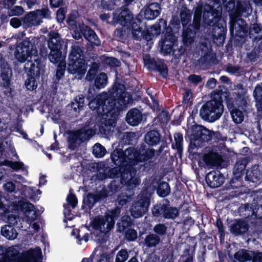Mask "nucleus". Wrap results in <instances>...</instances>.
I'll use <instances>...</instances> for the list:
<instances>
[{"label": "nucleus", "instance_id": "1", "mask_svg": "<svg viewBox=\"0 0 262 262\" xmlns=\"http://www.w3.org/2000/svg\"><path fill=\"white\" fill-rule=\"evenodd\" d=\"M87 98L90 108L96 110L98 115L103 117V122L108 128L114 123L113 119H116L120 112L126 108L131 99L125 92L124 85L117 82L114 83L108 92H103L92 99L89 96Z\"/></svg>", "mask_w": 262, "mask_h": 262}, {"label": "nucleus", "instance_id": "2", "mask_svg": "<svg viewBox=\"0 0 262 262\" xmlns=\"http://www.w3.org/2000/svg\"><path fill=\"white\" fill-rule=\"evenodd\" d=\"M156 150L142 143L136 148L129 147L124 151L121 148H116L111 155V158L114 164L127 160L132 166L134 167L139 163L150 160L155 155Z\"/></svg>", "mask_w": 262, "mask_h": 262}, {"label": "nucleus", "instance_id": "3", "mask_svg": "<svg viewBox=\"0 0 262 262\" xmlns=\"http://www.w3.org/2000/svg\"><path fill=\"white\" fill-rule=\"evenodd\" d=\"M48 48L44 43L40 42L39 54L41 57L48 58L53 63H57L63 57H65L68 48V43L63 40L61 35L55 31H50L48 33Z\"/></svg>", "mask_w": 262, "mask_h": 262}, {"label": "nucleus", "instance_id": "4", "mask_svg": "<svg viewBox=\"0 0 262 262\" xmlns=\"http://www.w3.org/2000/svg\"><path fill=\"white\" fill-rule=\"evenodd\" d=\"M115 165L118 166L109 169L107 173L109 178H120L122 183L128 189L134 188L140 184V180L135 177L137 170L135 167L132 166L127 160Z\"/></svg>", "mask_w": 262, "mask_h": 262}, {"label": "nucleus", "instance_id": "5", "mask_svg": "<svg viewBox=\"0 0 262 262\" xmlns=\"http://www.w3.org/2000/svg\"><path fill=\"white\" fill-rule=\"evenodd\" d=\"M68 61V72L71 74L76 75L79 79L83 78L86 72L88 64L84 59L83 48L78 45L72 46Z\"/></svg>", "mask_w": 262, "mask_h": 262}, {"label": "nucleus", "instance_id": "6", "mask_svg": "<svg viewBox=\"0 0 262 262\" xmlns=\"http://www.w3.org/2000/svg\"><path fill=\"white\" fill-rule=\"evenodd\" d=\"M223 102L221 97H217L215 94L211 100L202 105L199 112L200 117L204 121L210 123L219 119L224 110Z\"/></svg>", "mask_w": 262, "mask_h": 262}, {"label": "nucleus", "instance_id": "7", "mask_svg": "<svg viewBox=\"0 0 262 262\" xmlns=\"http://www.w3.org/2000/svg\"><path fill=\"white\" fill-rule=\"evenodd\" d=\"M142 16L143 15L140 13L134 18L132 12L126 7L116 10L113 13L111 23L112 25L119 24L123 27L131 29L134 38V29L138 30V27L140 26Z\"/></svg>", "mask_w": 262, "mask_h": 262}, {"label": "nucleus", "instance_id": "8", "mask_svg": "<svg viewBox=\"0 0 262 262\" xmlns=\"http://www.w3.org/2000/svg\"><path fill=\"white\" fill-rule=\"evenodd\" d=\"M35 37H26L19 42L17 41L14 57L20 63L25 62L29 57L37 56V46L39 42Z\"/></svg>", "mask_w": 262, "mask_h": 262}, {"label": "nucleus", "instance_id": "9", "mask_svg": "<svg viewBox=\"0 0 262 262\" xmlns=\"http://www.w3.org/2000/svg\"><path fill=\"white\" fill-rule=\"evenodd\" d=\"M146 22L143 21L142 17L138 30L134 29V39L138 41L144 40L148 42L161 33L162 28V32L166 31V20L163 18L159 19L155 24L151 26L150 30L146 28Z\"/></svg>", "mask_w": 262, "mask_h": 262}, {"label": "nucleus", "instance_id": "10", "mask_svg": "<svg viewBox=\"0 0 262 262\" xmlns=\"http://www.w3.org/2000/svg\"><path fill=\"white\" fill-rule=\"evenodd\" d=\"M249 30L248 36L252 41V49L247 53V57L250 61L255 62L262 57V24H251Z\"/></svg>", "mask_w": 262, "mask_h": 262}, {"label": "nucleus", "instance_id": "11", "mask_svg": "<svg viewBox=\"0 0 262 262\" xmlns=\"http://www.w3.org/2000/svg\"><path fill=\"white\" fill-rule=\"evenodd\" d=\"M250 26L244 19L238 16H230V32L234 35L235 46L242 47L245 43L249 32Z\"/></svg>", "mask_w": 262, "mask_h": 262}, {"label": "nucleus", "instance_id": "12", "mask_svg": "<svg viewBox=\"0 0 262 262\" xmlns=\"http://www.w3.org/2000/svg\"><path fill=\"white\" fill-rule=\"evenodd\" d=\"M24 71L28 76L25 82L27 90L36 91L40 74L44 72L43 65L38 59H35L34 62L28 60L25 64Z\"/></svg>", "mask_w": 262, "mask_h": 262}, {"label": "nucleus", "instance_id": "13", "mask_svg": "<svg viewBox=\"0 0 262 262\" xmlns=\"http://www.w3.org/2000/svg\"><path fill=\"white\" fill-rule=\"evenodd\" d=\"M13 73L11 68L0 55V90L5 96L11 97L14 90L13 85Z\"/></svg>", "mask_w": 262, "mask_h": 262}, {"label": "nucleus", "instance_id": "14", "mask_svg": "<svg viewBox=\"0 0 262 262\" xmlns=\"http://www.w3.org/2000/svg\"><path fill=\"white\" fill-rule=\"evenodd\" d=\"M246 94V90L242 88L241 92L230 93L229 91H219L216 95L217 97H221L222 101L223 98H224L228 110L236 107H241L242 110H244L247 105Z\"/></svg>", "mask_w": 262, "mask_h": 262}, {"label": "nucleus", "instance_id": "15", "mask_svg": "<svg viewBox=\"0 0 262 262\" xmlns=\"http://www.w3.org/2000/svg\"><path fill=\"white\" fill-rule=\"evenodd\" d=\"M185 138L189 140L191 145L195 147H201L209 141L211 140V130L203 126L194 125L192 126L191 133L186 132Z\"/></svg>", "mask_w": 262, "mask_h": 262}, {"label": "nucleus", "instance_id": "16", "mask_svg": "<svg viewBox=\"0 0 262 262\" xmlns=\"http://www.w3.org/2000/svg\"><path fill=\"white\" fill-rule=\"evenodd\" d=\"M151 212L155 217L167 220H174L179 215V209L171 206L167 199H163L154 205L151 208Z\"/></svg>", "mask_w": 262, "mask_h": 262}, {"label": "nucleus", "instance_id": "17", "mask_svg": "<svg viewBox=\"0 0 262 262\" xmlns=\"http://www.w3.org/2000/svg\"><path fill=\"white\" fill-rule=\"evenodd\" d=\"M205 24L209 26L211 30L212 37L213 39L219 40L223 42L226 38L227 32L226 23L221 16H209L203 19Z\"/></svg>", "mask_w": 262, "mask_h": 262}, {"label": "nucleus", "instance_id": "18", "mask_svg": "<svg viewBox=\"0 0 262 262\" xmlns=\"http://www.w3.org/2000/svg\"><path fill=\"white\" fill-rule=\"evenodd\" d=\"M100 67V63L92 62L86 75L85 79L93 84L94 90L104 88L108 82V77L106 73L101 72L98 74Z\"/></svg>", "mask_w": 262, "mask_h": 262}, {"label": "nucleus", "instance_id": "19", "mask_svg": "<svg viewBox=\"0 0 262 262\" xmlns=\"http://www.w3.org/2000/svg\"><path fill=\"white\" fill-rule=\"evenodd\" d=\"M72 36L76 40L81 39L83 36L92 48L100 46V40L95 31L83 23H79L78 28L73 30Z\"/></svg>", "mask_w": 262, "mask_h": 262}, {"label": "nucleus", "instance_id": "20", "mask_svg": "<svg viewBox=\"0 0 262 262\" xmlns=\"http://www.w3.org/2000/svg\"><path fill=\"white\" fill-rule=\"evenodd\" d=\"M248 163V160L246 158H240L236 161L233 170V177L229 182L231 188L234 189L241 186L243 177L244 174H246V167Z\"/></svg>", "mask_w": 262, "mask_h": 262}, {"label": "nucleus", "instance_id": "21", "mask_svg": "<svg viewBox=\"0 0 262 262\" xmlns=\"http://www.w3.org/2000/svg\"><path fill=\"white\" fill-rule=\"evenodd\" d=\"M144 64L151 71L158 72L159 75L164 79H166L168 76L167 66L163 59L156 60L154 58L147 55L144 58Z\"/></svg>", "mask_w": 262, "mask_h": 262}, {"label": "nucleus", "instance_id": "22", "mask_svg": "<svg viewBox=\"0 0 262 262\" xmlns=\"http://www.w3.org/2000/svg\"><path fill=\"white\" fill-rule=\"evenodd\" d=\"M150 203V196L147 194H142L140 199L135 201L131 207L132 215L135 218L142 216L147 211Z\"/></svg>", "mask_w": 262, "mask_h": 262}, {"label": "nucleus", "instance_id": "23", "mask_svg": "<svg viewBox=\"0 0 262 262\" xmlns=\"http://www.w3.org/2000/svg\"><path fill=\"white\" fill-rule=\"evenodd\" d=\"M23 252L13 247L8 248L0 246V262H19Z\"/></svg>", "mask_w": 262, "mask_h": 262}, {"label": "nucleus", "instance_id": "24", "mask_svg": "<svg viewBox=\"0 0 262 262\" xmlns=\"http://www.w3.org/2000/svg\"><path fill=\"white\" fill-rule=\"evenodd\" d=\"M208 187L215 188L220 187L225 182V176L219 170H212L208 172L205 178Z\"/></svg>", "mask_w": 262, "mask_h": 262}, {"label": "nucleus", "instance_id": "25", "mask_svg": "<svg viewBox=\"0 0 262 262\" xmlns=\"http://www.w3.org/2000/svg\"><path fill=\"white\" fill-rule=\"evenodd\" d=\"M222 6L220 0H211L209 3L205 4L203 9V19L214 16H221Z\"/></svg>", "mask_w": 262, "mask_h": 262}, {"label": "nucleus", "instance_id": "26", "mask_svg": "<svg viewBox=\"0 0 262 262\" xmlns=\"http://www.w3.org/2000/svg\"><path fill=\"white\" fill-rule=\"evenodd\" d=\"M51 13L49 9L46 7L30 12L24 16L23 21L24 23L28 24V26H31L34 24L33 21L37 18L39 17L41 19L51 18Z\"/></svg>", "mask_w": 262, "mask_h": 262}, {"label": "nucleus", "instance_id": "27", "mask_svg": "<svg viewBox=\"0 0 262 262\" xmlns=\"http://www.w3.org/2000/svg\"><path fill=\"white\" fill-rule=\"evenodd\" d=\"M41 250L39 247H37L34 249L23 251L19 262H41Z\"/></svg>", "mask_w": 262, "mask_h": 262}, {"label": "nucleus", "instance_id": "28", "mask_svg": "<svg viewBox=\"0 0 262 262\" xmlns=\"http://www.w3.org/2000/svg\"><path fill=\"white\" fill-rule=\"evenodd\" d=\"M142 12L144 15L143 19L153 20L160 14V5L157 3H151L148 5H146L144 9L141 10V13Z\"/></svg>", "mask_w": 262, "mask_h": 262}, {"label": "nucleus", "instance_id": "29", "mask_svg": "<svg viewBox=\"0 0 262 262\" xmlns=\"http://www.w3.org/2000/svg\"><path fill=\"white\" fill-rule=\"evenodd\" d=\"M245 180L256 184H259L262 182V170L260 169L258 165H253L246 170Z\"/></svg>", "mask_w": 262, "mask_h": 262}, {"label": "nucleus", "instance_id": "30", "mask_svg": "<svg viewBox=\"0 0 262 262\" xmlns=\"http://www.w3.org/2000/svg\"><path fill=\"white\" fill-rule=\"evenodd\" d=\"M199 31L193 27H191L190 25L183 27L182 39L185 47H189L194 42L196 33Z\"/></svg>", "mask_w": 262, "mask_h": 262}, {"label": "nucleus", "instance_id": "31", "mask_svg": "<svg viewBox=\"0 0 262 262\" xmlns=\"http://www.w3.org/2000/svg\"><path fill=\"white\" fill-rule=\"evenodd\" d=\"M248 222L242 219H236L230 226V232L234 235L245 234L249 230Z\"/></svg>", "mask_w": 262, "mask_h": 262}, {"label": "nucleus", "instance_id": "32", "mask_svg": "<svg viewBox=\"0 0 262 262\" xmlns=\"http://www.w3.org/2000/svg\"><path fill=\"white\" fill-rule=\"evenodd\" d=\"M121 213V208L118 206L105 213L104 216L105 223H107L106 230H111L115 224V221L119 217Z\"/></svg>", "mask_w": 262, "mask_h": 262}, {"label": "nucleus", "instance_id": "33", "mask_svg": "<svg viewBox=\"0 0 262 262\" xmlns=\"http://www.w3.org/2000/svg\"><path fill=\"white\" fill-rule=\"evenodd\" d=\"M18 206L20 210L24 212L27 217L31 221H34L38 216L37 210H35L34 205L28 202L20 201L18 202Z\"/></svg>", "mask_w": 262, "mask_h": 262}, {"label": "nucleus", "instance_id": "34", "mask_svg": "<svg viewBox=\"0 0 262 262\" xmlns=\"http://www.w3.org/2000/svg\"><path fill=\"white\" fill-rule=\"evenodd\" d=\"M162 138V135L159 130L152 129L145 134L144 141L148 146L153 147L157 146L161 142Z\"/></svg>", "mask_w": 262, "mask_h": 262}, {"label": "nucleus", "instance_id": "35", "mask_svg": "<svg viewBox=\"0 0 262 262\" xmlns=\"http://www.w3.org/2000/svg\"><path fill=\"white\" fill-rule=\"evenodd\" d=\"M142 120V114L141 111L137 108H133L127 113L125 120L130 125L135 126L138 125Z\"/></svg>", "mask_w": 262, "mask_h": 262}, {"label": "nucleus", "instance_id": "36", "mask_svg": "<svg viewBox=\"0 0 262 262\" xmlns=\"http://www.w3.org/2000/svg\"><path fill=\"white\" fill-rule=\"evenodd\" d=\"M250 6L249 4L245 2H238L236 7H235L234 9L230 12H232L234 10V14L230 16H238L241 18L242 15L248 16L250 14Z\"/></svg>", "mask_w": 262, "mask_h": 262}, {"label": "nucleus", "instance_id": "37", "mask_svg": "<svg viewBox=\"0 0 262 262\" xmlns=\"http://www.w3.org/2000/svg\"><path fill=\"white\" fill-rule=\"evenodd\" d=\"M255 106L259 116H262V86L257 84L253 91Z\"/></svg>", "mask_w": 262, "mask_h": 262}, {"label": "nucleus", "instance_id": "38", "mask_svg": "<svg viewBox=\"0 0 262 262\" xmlns=\"http://www.w3.org/2000/svg\"><path fill=\"white\" fill-rule=\"evenodd\" d=\"M162 38L159 41V43H165L167 45L171 44L175 45L177 42V37L174 33H171L170 27L167 28V30L162 32Z\"/></svg>", "mask_w": 262, "mask_h": 262}, {"label": "nucleus", "instance_id": "39", "mask_svg": "<svg viewBox=\"0 0 262 262\" xmlns=\"http://www.w3.org/2000/svg\"><path fill=\"white\" fill-rule=\"evenodd\" d=\"M1 232L2 236L9 240L14 239L18 235L14 227L10 224L2 227Z\"/></svg>", "mask_w": 262, "mask_h": 262}, {"label": "nucleus", "instance_id": "40", "mask_svg": "<svg viewBox=\"0 0 262 262\" xmlns=\"http://www.w3.org/2000/svg\"><path fill=\"white\" fill-rule=\"evenodd\" d=\"M158 187L157 188V193L161 198L168 196L170 193V187L167 182L158 180L157 182Z\"/></svg>", "mask_w": 262, "mask_h": 262}, {"label": "nucleus", "instance_id": "41", "mask_svg": "<svg viewBox=\"0 0 262 262\" xmlns=\"http://www.w3.org/2000/svg\"><path fill=\"white\" fill-rule=\"evenodd\" d=\"M192 13L190 10L186 6H183L180 12V19L183 27L189 25L191 20Z\"/></svg>", "mask_w": 262, "mask_h": 262}, {"label": "nucleus", "instance_id": "42", "mask_svg": "<svg viewBox=\"0 0 262 262\" xmlns=\"http://www.w3.org/2000/svg\"><path fill=\"white\" fill-rule=\"evenodd\" d=\"M181 21L179 17L177 15H172L171 19L169 21L168 25L166 24V31L167 28L170 27L171 31V33H174L176 35V33L179 32L181 29Z\"/></svg>", "mask_w": 262, "mask_h": 262}, {"label": "nucleus", "instance_id": "43", "mask_svg": "<svg viewBox=\"0 0 262 262\" xmlns=\"http://www.w3.org/2000/svg\"><path fill=\"white\" fill-rule=\"evenodd\" d=\"M67 202L68 204L63 205L64 210L67 211L65 212V214L70 215L71 213V210L69 207V205L72 208H75L78 204V200L76 195L74 193H70L67 197Z\"/></svg>", "mask_w": 262, "mask_h": 262}, {"label": "nucleus", "instance_id": "44", "mask_svg": "<svg viewBox=\"0 0 262 262\" xmlns=\"http://www.w3.org/2000/svg\"><path fill=\"white\" fill-rule=\"evenodd\" d=\"M134 225V221L129 215H123L120 221L117 223L118 228L120 232H124Z\"/></svg>", "mask_w": 262, "mask_h": 262}, {"label": "nucleus", "instance_id": "45", "mask_svg": "<svg viewBox=\"0 0 262 262\" xmlns=\"http://www.w3.org/2000/svg\"><path fill=\"white\" fill-rule=\"evenodd\" d=\"M160 242V237L154 233H149L144 238V245L148 248L155 247Z\"/></svg>", "mask_w": 262, "mask_h": 262}, {"label": "nucleus", "instance_id": "46", "mask_svg": "<svg viewBox=\"0 0 262 262\" xmlns=\"http://www.w3.org/2000/svg\"><path fill=\"white\" fill-rule=\"evenodd\" d=\"M203 16V11L202 8H198L195 10L192 23L190 24L189 25L191 27H193L195 30H200L202 17Z\"/></svg>", "mask_w": 262, "mask_h": 262}, {"label": "nucleus", "instance_id": "47", "mask_svg": "<svg viewBox=\"0 0 262 262\" xmlns=\"http://www.w3.org/2000/svg\"><path fill=\"white\" fill-rule=\"evenodd\" d=\"M174 144L171 145L172 149H176L179 155H181L183 152V137L181 133H177L174 135Z\"/></svg>", "mask_w": 262, "mask_h": 262}, {"label": "nucleus", "instance_id": "48", "mask_svg": "<svg viewBox=\"0 0 262 262\" xmlns=\"http://www.w3.org/2000/svg\"><path fill=\"white\" fill-rule=\"evenodd\" d=\"M234 258L238 262H247L252 259V256L249 251L242 249L234 254Z\"/></svg>", "mask_w": 262, "mask_h": 262}, {"label": "nucleus", "instance_id": "49", "mask_svg": "<svg viewBox=\"0 0 262 262\" xmlns=\"http://www.w3.org/2000/svg\"><path fill=\"white\" fill-rule=\"evenodd\" d=\"M238 212L240 216L248 217L254 214V211L249 204L246 203L245 204H242L238 207Z\"/></svg>", "mask_w": 262, "mask_h": 262}, {"label": "nucleus", "instance_id": "50", "mask_svg": "<svg viewBox=\"0 0 262 262\" xmlns=\"http://www.w3.org/2000/svg\"><path fill=\"white\" fill-rule=\"evenodd\" d=\"M239 108H241V107H236L233 109L229 110L230 112L233 121L235 123H242L244 119L243 112L242 110H240Z\"/></svg>", "mask_w": 262, "mask_h": 262}, {"label": "nucleus", "instance_id": "51", "mask_svg": "<svg viewBox=\"0 0 262 262\" xmlns=\"http://www.w3.org/2000/svg\"><path fill=\"white\" fill-rule=\"evenodd\" d=\"M79 16L78 11L72 10L68 15L67 24L72 29H75L78 28L77 18Z\"/></svg>", "mask_w": 262, "mask_h": 262}, {"label": "nucleus", "instance_id": "52", "mask_svg": "<svg viewBox=\"0 0 262 262\" xmlns=\"http://www.w3.org/2000/svg\"><path fill=\"white\" fill-rule=\"evenodd\" d=\"M97 202L96 198L94 193H89L83 199L82 207H88L91 209L93 207L94 204Z\"/></svg>", "mask_w": 262, "mask_h": 262}, {"label": "nucleus", "instance_id": "53", "mask_svg": "<svg viewBox=\"0 0 262 262\" xmlns=\"http://www.w3.org/2000/svg\"><path fill=\"white\" fill-rule=\"evenodd\" d=\"M125 27H121L117 28L114 33V37L115 39L119 41L124 42L127 37L126 29Z\"/></svg>", "mask_w": 262, "mask_h": 262}, {"label": "nucleus", "instance_id": "54", "mask_svg": "<svg viewBox=\"0 0 262 262\" xmlns=\"http://www.w3.org/2000/svg\"><path fill=\"white\" fill-rule=\"evenodd\" d=\"M57 69L56 70L55 77L56 80L58 82L64 76L65 71L66 69V64L64 61H62V58L58 62Z\"/></svg>", "mask_w": 262, "mask_h": 262}, {"label": "nucleus", "instance_id": "55", "mask_svg": "<svg viewBox=\"0 0 262 262\" xmlns=\"http://www.w3.org/2000/svg\"><path fill=\"white\" fill-rule=\"evenodd\" d=\"M117 0H101L99 9L102 10L111 11L115 9V6L117 5Z\"/></svg>", "mask_w": 262, "mask_h": 262}, {"label": "nucleus", "instance_id": "56", "mask_svg": "<svg viewBox=\"0 0 262 262\" xmlns=\"http://www.w3.org/2000/svg\"><path fill=\"white\" fill-rule=\"evenodd\" d=\"M105 225L104 217L102 216H96L91 223V225L95 230H102V227H104Z\"/></svg>", "mask_w": 262, "mask_h": 262}, {"label": "nucleus", "instance_id": "57", "mask_svg": "<svg viewBox=\"0 0 262 262\" xmlns=\"http://www.w3.org/2000/svg\"><path fill=\"white\" fill-rule=\"evenodd\" d=\"M92 153L96 158H102L106 153V150L101 144L97 143L93 146Z\"/></svg>", "mask_w": 262, "mask_h": 262}, {"label": "nucleus", "instance_id": "58", "mask_svg": "<svg viewBox=\"0 0 262 262\" xmlns=\"http://www.w3.org/2000/svg\"><path fill=\"white\" fill-rule=\"evenodd\" d=\"M122 185H124L122 183L121 180H112L107 186L108 192H112L113 194L116 193L122 188Z\"/></svg>", "mask_w": 262, "mask_h": 262}, {"label": "nucleus", "instance_id": "59", "mask_svg": "<svg viewBox=\"0 0 262 262\" xmlns=\"http://www.w3.org/2000/svg\"><path fill=\"white\" fill-rule=\"evenodd\" d=\"M168 227L164 223H159L155 225L153 228L154 234L158 235V236H165L167 233Z\"/></svg>", "mask_w": 262, "mask_h": 262}, {"label": "nucleus", "instance_id": "60", "mask_svg": "<svg viewBox=\"0 0 262 262\" xmlns=\"http://www.w3.org/2000/svg\"><path fill=\"white\" fill-rule=\"evenodd\" d=\"M99 232L95 235V240L96 241L100 244H103L105 243L108 237V232L109 231H105V230H98Z\"/></svg>", "mask_w": 262, "mask_h": 262}, {"label": "nucleus", "instance_id": "61", "mask_svg": "<svg viewBox=\"0 0 262 262\" xmlns=\"http://www.w3.org/2000/svg\"><path fill=\"white\" fill-rule=\"evenodd\" d=\"M215 226L217 228L220 240L221 242L224 241L225 235V227L224 226L223 223L220 217L216 219Z\"/></svg>", "mask_w": 262, "mask_h": 262}, {"label": "nucleus", "instance_id": "62", "mask_svg": "<svg viewBox=\"0 0 262 262\" xmlns=\"http://www.w3.org/2000/svg\"><path fill=\"white\" fill-rule=\"evenodd\" d=\"M159 44L160 46V52L163 56H166L170 55L173 53L174 45L161 43H159Z\"/></svg>", "mask_w": 262, "mask_h": 262}, {"label": "nucleus", "instance_id": "63", "mask_svg": "<svg viewBox=\"0 0 262 262\" xmlns=\"http://www.w3.org/2000/svg\"><path fill=\"white\" fill-rule=\"evenodd\" d=\"M219 157V155L216 152L210 151L204 156V161L207 164L212 165Z\"/></svg>", "mask_w": 262, "mask_h": 262}, {"label": "nucleus", "instance_id": "64", "mask_svg": "<svg viewBox=\"0 0 262 262\" xmlns=\"http://www.w3.org/2000/svg\"><path fill=\"white\" fill-rule=\"evenodd\" d=\"M128 258V253L126 249H121L117 254L115 262H125Z\"/></svg>", "mask_w": 262, "mask_h": 262}]
</instances>
